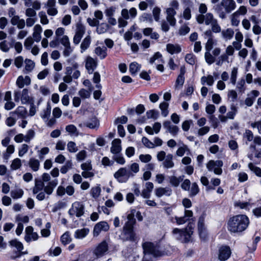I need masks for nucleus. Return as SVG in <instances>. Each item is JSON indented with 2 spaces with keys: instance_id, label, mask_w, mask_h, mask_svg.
Instances as JSON below:
<instances>
[{
  "instance_id": "1",
  "label": "nucleus",
  "mask_w": 261,
  "mask_h": 261,
  "mask_svg": "<svg viewBox=\"0 0 261 261\" xmlns=\"http://www.w3.org/2000/svg\"><path fill=\"white\" fill-rule=\"evenodd\" d=\"M249 224V220L245 215H237L229 219L227 229L231 233H241L245 231Z\"/></svg>"
},
{
  "instance_id": "2",
  "label": "nucleus",
  "mask_w": 261,
  "mask_h": 261,
  "mask_svg": "<svg viewBox=\"0 0 261 261\" xmlns=\"http://www.w3.org/2000/svg\"><path fill=\"white\" fill-rule=\"evenodd\" d=\"M196 19L199 24L204 23L206 25H211L212 31L215 33L221 32V27L218 24V20L214 18L211 13H207L205 14H199L196 15Z\"/></svg>"
},
{
  "instance_id": "3",
  "label": "nucleus",
  "mask_w": 261,
  "mask_h": 261,
  "mask_svg": "<svg viewBox=\"0 0 261 261\" xmlns=\"http://www.w3.org/2000/svg\"><path fill=\"white\" fill-rule=\"evenodd\" d=\"M236 4L234 0H222L219 4L213 7L215 11L222 19L226 18V14L229 13L236 9Z\"/></svg>"
},
{
  "instance_id": "4",
  "label": "nucleus",
  "mask_w": 261,
  "mask_h": 261,
  "mask_svg": "<svg viewBox=\"0 0 261 261\" xmlns=\"http://www.w3.org/2000/svg\"><path fill=\"white\" fill-rule=\"evenodd\" d=\"M193 224L189 223L184 229L174 228L172 230L174 237L182 243H188L191 241L193 233Z\"/></svg>"
},
{
  "instance_id": "5",
  "label": "nucleus",
  "mask_w": 261,
  "mask_h": 261,
  "mask_svg": "<svg viewBox=\"0 0 261 261\" xmlns=\"http://www.w3.org/2000/svg\"><path fill=\"white\" fill-rule=\"evenodd\" d=\"M142 247L145 254H151L154 257H160L166 254V252L162 250L159 245L151 242L144 243Z\"/></svg>"
},
{
  "instance_id": "6",
  "label": "nucleus",
  "mask_w": 261,
  "mask_h": 261,
  "mask_svg": "<svg viewBox=\"0 0 261 261\" xmlns=\"http://www.w3.org/2000/svg\"><path fill=\"white\" fill-rule=\"evenodd\" d=\"M137 14V11L136 8H132L128 11L126 9H123L121 12V15L122 18L118 19V25L119 27H124L127 24V22L126 20L129 18H134Z\"/></svg>"
},
{
  "instance_id": "7",
  "label": "nucleus",
  "mask_w": 261,
  "mask_h": 261,
  "mask_svg": "<svg viewBox=\"0 0 261 261\" xmlns=\"http://www.w3.org/2000/svg\"><path fill=\"white\" fill-rule=\"evenodd\" d=\"M14 98L16 102L21 100L22 104H27L33 102V99L29 94V90L27 89H23L21 92L15 91L14 93Z\"/></svg>"
},
{
  "instance_id": "8",
  "label": "nucleus",
  "mask_w": 261,
  "mask_h": 261,
  "mask_svg": "<svg viewBox=\"0 0 261 261\" xmlns=\"http://www.w3.org/2000/svg\"><path fill=\"white\" fill-rule=\"evenodd\" d=\"M134 226L125 225L123 226V231L120 236L123 241H130L135 242L137 238L133 230Z\"/></svg>"
},
{
  "instance_id": "9",
  "label": "nucleus",
  "mask_w": 261,
  "mask_h": 261,
  "mask_svg": "<svg viewBox=\"0 0 261 261\" xmlns=\"http://www.w3.org/2000/svg\"><path fill=\"white\" fill-rule=\"evenodd\" d=\"M215 43V41L214 39H207L205 44V53L204 54V58L206 62L209 65L214 63L216 61V58L211 53Z\"/></svg>"
},
{
  "instance_id": "10",
  "label": "nucleus",
  "mask_w": 261,
  "mask_h": 261,
  "mask_svg": "<svg viewBox=\"0 0 261 261\" xmlns=\"http://www.w3.org/2000/svg\"><path fill=\"white\" fill-rule=\"evenodd\" d=\"M84 204L79 201H75L72 203L71 208L69 210L68 214L71 217L75 216L80 217L84 214Z\"/></svg>"
},
{
  "instance_id": "11",
  "label": "nucleus",
  "mask_w": 261,
  "mask_h": 261,
  "mask_svg": "<svg viewBox=\"0 0 261 261\" xmlns=\"http://www.w3.org/2000/svg\"><path fill=\"white\" fill-rule=\"evenodd\" d=\"M223 165V162L221 160H210L206 164V168L209 171H213L215 174L221 175L222 173L221 167Z\"/></svg>"
},
{
  "instance_id": "12",
  "label": "nucleus",
  "mask_w": 261,
  "mask_h": 261,
  "mask_svg": "<svg viewBox=\"0 0 261 261\" xmlns=\"http://www.w3.org/2000/svg\"><path fill=\"white\" fill-rule=\"evenodd\" d=\"M130 172L126 168H121L119 169L115 174L114 177L121 182H125L130 176Z\"/></svg>"
},
{
  "instance_id": "13",
  "label": "nucleus",
  "mask_w": 261,
  "mask_h": 261,
  "mask_svg": "<svg viewBox=\"0 0 261 261\" xmlns=\"http://www.w3.org/2000/svg\"><path fill=\"white\" fill-rule=\"evenodd\" d=\"M108 243L106 241H103L95 249L94 254L97 257H101L108 251Z\"/></svg>"
},
{
  "instance_id": "14",
  "label": "nucleus",
  "mask_w": 261,
  "mask_h": 261,
  "mask_svg": "<svg viewBox=\"0 0 261 261\" xmlns=\"http://www.w3.org/2000/svg\"><path fill=\"white\" fill-rule=\"evenodd\" d=\"M25 233L24 240L27 243H30L32 241H36L39 238L38 233L34 232V229L31 226L25 228Z\"/></svg>"
},
{
  "instance_id": "15",
  "label": "nucleus",
  "mask_w": 261,
  "mask_h": 261,
  "mask_svg": "<svg viewBox=\"0 0 261 261\" xmlns=\"http://www.w3.org/2000/svg\"><path fill=\"white\" fill-rule=\"evenodd\" d=\"M231 251L227 246H222L219 249L218 258L221 261L227 260L230 256Z\"/></svg>"
},
{
  "instance_id": "16",
  "label": "nucleus",
  "mask_w": 261,
  "mask_h": 261,
  "mask_svg": "<svg viewBox=\"0 0 261 261\" xmlns=\"http://www.w3.org/2000/svg\"><path fill=\"white\" fill-rule=\"evenodd\" d=\"M109 229V225L107 222L101 221L97 223L93 229L94 237H97L102 231H107Z\"/></svg>"
},
{
  "instance_id": "17",
  "label": "nucleus",
  "mask_w": 261,
  "mask_h": 261,
  "mask_svg": "<svg viewBox=\"0 0 261 261\" xmlns=\"http://www.w3.org/2000/svg\"><path fill=\"white\" fill-rule=\"evenodd\" d=\"M76 27L75 34L73 38V42L75 44H78L85 33V28L82 24H77Z\"/></svg>"
},
{
  "instance_id": "18",
  "label": "nucleus",
  "mask_w": 261,
  "mask_h": 261,
  "mask_svg": "<svg viewBox=\"0 0 261 261\" xmlns=\"http://www.w3.org/2000/svg\"><path fill=\"white\" fill-rule=\"evenodd\" d=\"M193 212L191 210H186L185 211V215L183 217H175V219L177 224H184L188 221L192 219Z\"/></svg>"
},
{
  "instance_id": "19",
  "label": "nucleus",
  "mask_w": 261,
  "mask_h": 261,
  "mask_svg": "<svg viewBox=\"0 0 261 261\" xmlns=\"http://www.w3.org/2000/svg\"><path fill=\"white\" fill-rule=\"evenodd\" d=\"M56 0H48L45 7L47 8V13L49 15L55 16L58 14V10L56 8Z\"/></svg>"
},
{
  "instance_id": "20",
  "label": "nucleus",
  "mask_w": 261,
  "mask_h": 261,
  "mask_svg": "<svg viewBox=\"0 0 261 261\" xmlns=\"http://www.w3.org/2000/svg\"><path fill=\"white\" fill-rule=\"evenodd\" d=\"M154 193L158 198L163 196H170L172 193V190L169 187H159L154 190Z\"/></svg>"
},
{
  "instance_id": "21",
  "label": "nucleus",
  "mask_w": 261,
  "mask_h": 261,
  "mask_svg": "<svg viewBox=\"0 0 261 261\" xmlns=\"http://www.w3.org/2000/svg\"><path fill=\"white\" fill-rule=\"evenodd\" d=\"M97 65L96 60L88 56L86 59L85 67L89 73H91L96 68Z\"/></svg>"
},
{
  "instance_id": "22",
  "label": "nucleus",
  "mask_w": 261,
  "mask_h": 261,
  "mask_svg": "<svg viewBox=\"0 0 261 261\" xmlns=\"http://www.w3.org/2000/svg\"><path fill=\"white\" fill-rule=\"evenodd\" d=\"M166 20L171 26H175L176 24V20L175 18V15L176 14V11L173 10L172 9H166Z\"/></svg>"
},
{
  "instance_id": "23",
  "label": "nucleus",
  "mask_w": 261,
  "mask_h": 261,
  "mask_svg": "<svg viewBox=\"0 0 261 261\" xmlns=\"http://www.w3.org/2000/svg\"><path fill=\"white\" fill-rule=\"evenodd\" d=\"M163 126L173 136H176L179 130L178 127L176 125L172 124L170 121H165L163 123Z\"/></svg>"
},
{
  "instance_id": "24",
  "label": "nucleus",
  "mask_w": 261,
  "mask_h": 261,
  "mask_svg": "<svg viewBox=\"0 0 261 261\" xmlns=\"http://www.w3.org/2000/svg\"><path fill=\"white\" fill-rule=\"evenodd\" d=\"M31 82V80L29 76L27 75L23 77L22 75H20L17 77L16 84L18 88H22L25 85H30Z\"/></svg>"
},
{
  "instance_id": "25",
  "label": "nucleus",
  "mask_w": 261,
  "mask_h": 261,
  "mask_svg": "<svg viewBox=\"0 0 261 261\" xmlns=\"http://www.w3.org/2000/svg\"><path fill=\"white\" fill-rule=\"evenodd\" d=\"M259 94V92L257 90H252L250 93L248 94V97L245 100V103L248 107H251L256 97H257Z\"/></svg>"
},
{
  "instance_id": "26",
  "label": "nucleus",
  "mask_w": 261,
  "mask_h": 261,
  "mask_svg": "<svg viewBox=\"0 0 261 261\" xmlns=\"http://www.w3.org/2000/svg\"><path fill=\"white\" fill-rule=\"evenodd\" d=\"M153 184L151 182H147L145 184V188L142 190L141 196L144 198H149L150 197L151 193L153 189Z\"/></svg>"
},
{
  "instance_id": "27",
  "label": "nucleus",
  "mask_w": 261,
  "mask_h": 261,
  "mask_svg": "<svg viewBox=\"0 0 261 261\" xmlns=\"http://www.w3.org/2000/svg\"><path fill=\"white\" fill-rule=\"evenodd\" d=\"M10 21L13 25H17L19 29H22L25 27V20L23 19H20L18 15L13 16L11 18Z\"/></svg>"
},
{
  "instance_id": "28",
  "label": "nucleus",
  "mask_w": 261,
  "mask_h": 261,
  "mask_svg": "<svg viewBox=\"0 0 261 261\" xmlns=\"http://www.w3.org/2000/svg\"><path fill=\"white\" fill-rule=\"evenodd\" d=\"M58 185V180L54 179L49 181L46 186L44 185L43 188L44 192L47 195H51L55 187Z\"/></svg>"
},
{
  "instance_id": "29",
  "label": "nucleus",
  "mask_w": 261,
  "mask_h": 261,
  "mask_svg": "<svg viewBox=\"0 0 261 261\" xmlns=\"http://www.w3.org/2000/svg\"><path fill=\"white\" fill-rule=\"evenodd\" d=\"M121 150V140L115 139L112 142L111 152L113 154H118Z\"/></svg>"
},
{
  "instance_id": "30",
  "label": "nucleus",
  "mask_w": 261,
  "mask_h": 261,
  "mask_svg": "<svg viewBox=\"0 0 261 261\" xmlns=\"http://www.w3.org/2000/svg\"><path fill=\"white\" fill-rule=\"evenodd\" d=\"M173 156L172 154L169 153L167 155L165 159L163 161L162 165L164 168L166 169L172 168L174 166L173 161Z\"/></svg>"
},
{
  "instance_id": "31",
  "label": "nucleus",
  "mask_w": 261,
  "mask_h": 261,
  "mask_svg": "<svg viewBox=\"0 0 261 261\" xmlns=\"http://www.w3.org/2000/svg\"><path fill=\"white\" fill-rule=\"evenodd\" d=\"M42 31V28L39 24H36L34 27V32L33 33V37L34 40L36 42H39L41 39V32Z\"/></svg>"
},
{
  "instance_id": "32",
  "label": "nucleus",
  "mask_w": 261,
  "mask_h": 261,
  "mask_svg": "<svg viewBox=\"0 0 261 261\" xmlns=\"http://www.w3.org/2000/svg\"><path fill=\"white\" fill-rule=\"evenodd\" d=\"M94 53L99 57L100 59H105L107 56V49L106 47L98 46L95 48Z\"/></svg>"
},
{
  "instance_id": "33",
  "label": "nucleus",
  "mask_w": 261,
  "mask_h": 261,
  "mask_svg": "<svg viewBox=\"0 0 261 261\" xmlns=\"http://www.w3.org/2000/svg\"><path fill=\"white\" fill-rule=\"evenodd\" d=\"M13 115L16 114L19 118H24L27 115L26 109L22 106L18 107L15 111L11 113Z\"/></svg>"
},
{
  "instance_id": "34",
  "label": "nucleus",
  "mask_w": 261,
  "mask_h": 261,
  "mask_svg": "<svg viewBox=\"0 0 261 261\" xmlns=\"http://www.w3.org/2000/svg\"><path fill=\"white\" fill-rule=\"evenodd\" d=\"M167 51L171 54H177L181 51V49L180 46L178 44H167L166 45Z\"/></svg>"
},
{
  "instance_id": "35",
  "label": "nucleus",
  "mask_w": 261,
  "mask_h": 261,
  "mask_svg": "<svg viewBox=\"0 0 261 261\" xmlns=\"http://www.w3.org/2000/svg\"><path fill=\"white\" fill-rule=\"evenodd\" d=\"M44 187V184L39 179H35V186L33 189V193L34 194H36L39 192L41 191Z\"/></svg>"
},
{
  "instance_id": "36",
  "label": "nucleus",
  "mask_w": 261,
  "mask_h": 261,
  "mask_svg": "<svg viewBox=\"0 0 261 261\" xmlns=\"http://www.w3.org/2000/svg\"><path fill=\"white\" fill-rule=\"evenodd\" d=\"M220 32L221 33L222 37L226 41L231 39L234 35V31L230 28L221 31Z\"/></svg>"
},
{
  "instance_id": "37",
  "label": "nucleus",
  "mask_w": 261,
  "mask_h": 261,
  "mask_svg": "<svg viewBox=\"0 0 261 261\" xmlns=\"http://www.w3.org/2000/svg\"><path fill=\"white\" fill-rule=\"evenodd\" d=\"M29 165L34 171H37L39 170L40 163L37 159L33 158H31L29 162Z\"/></svg>"
},
{
  "instance_id": "38",
  "label": "nucleus",
  "mask_w": 261,
  "mask_h": 261,
  "mask_svg": "<svg viewBox=\"0 0 261 261\" xmlns=\"http://www.w3.org/2000/svg\"><path fill=\"white\" fill-rule=\"evenodd\" d=\"M89 232L88 229L83 228L81 229H77L75 231L74 237L76 239H81L85 238Z\"/></svg>"
},
{
  "instance_id": "39",
  "label": "nucleus",
  "mask_w": 261,
  "mask_h": 261,
  "mask_svg": "<svg viewBox=\"0 0 261 261\" xmlns=\"http://www.w3.org/2000/svg\"><path fill=\"white\" fill-rule=\"evenodd\" d=\"M201 83L202 85L206 84L209 86H212L214 83V79L212 75H208L206 76H202L201 78Z\"/></svg>"
},
{
  "instance_id": "40",
  "label": "nucleus",
  "mask_w": 261,
  "mask_h": 261,
  "mask_svg": "<svg viewBox=\"0 0 261 261\" xmlns=\"http://www.w3.org/2000/svg\"><path fill=\"white\" fill-rule=\"evenodd\" d=\"M184 176L177 177L175 176L169 177V182L170 184L174 187H178L180 182L183 180Z\"/></svg>"
},
{
  "instance_id": "41",
  "label": "nucleus",
  "mask_w": 261,
  "mask_h": 261,
  "mask_svg": "<svg viewBox=\"0 0 261 261\" xmlns=\"http://www.w3.org/2000/svg\"><path fill=\"white\" fill-rule=\"evenodd\" d=\"M25 63V67H24V72L27 73L31 72L35 67L34 62L30 59H25L24 61Z\"/></svg>"
},
{
  "instance_id": "42",
  "label": "nucleus",
  "mask_w": 261,
  "mask_h": 261,
  "mask_svg": "<svg viewBox=\"0 0 261 261\" xmlns=\"http://www.w3.org/2000/svg\"><path fill=\"white\" fill-rule=\"evenodd\" d=\"M169 107V103L166 102H162L160 104L159 108L161 110V114L162 116L166 117L168 116L169 111L168 108Z\"/></svg>"
},
{
  "instance_id": "43",
  "label": "nucleus",
  "mask_w": 261,
  "mask_h": 261,
  "mask_svg": "<svg viewBox=\"0 0 261 261\" xmlns=\"http://www.w3.org/2000/svg\"><path fill=\"white\" fill-rule=\"evenodd\" d=\"M91 42V38L90 36H87L85 38V39L82 41L81 44V52L83 53L84 51L86 49H87Z\"/></svg>"
},
{
  "instance_id": "44",
  "label": "nucleus",
  "mask_w": 261,
  "mask_h": 261,
  "mask_svg": "<svg viewBox=\"0 0 261 261\" xmlns=\"http://www.w3.org/2000/svg\"><path fill=\"white\" fill-rule=\"evenodd\" d=\"M188 191L189 192V196L190 197L196 195L199 192V189L197 184L196 182L192 183L191 187H190V190Z\"/></svg>"
},
{
  "instance_id": "45",
  "label": "nucleus",
  "mask_w": 261,
  "mask_h": 261,
  "mask_svg": "<svg viewBox=\"0 0 261 261\" xmlns=\"http://www.w3.org/2000/svg\"><path fill=\"white\" fill-rule=\"evenodd\" d=\"M135 212V210H132L131 213L127 215V218L128 221L125 223V225L134 226L136 222V220L134 218Z\"/></svg>"
},
{
  "instance_id": "46",
  "label": "nucleus",
  "mask_w": 261,
  "mask_h": 261,
  "mask_svg": "<svg viewBox=\"0 0 261 261\" xmlns=\"http://www.w3.org/2000/svg\"><path fill=\"white\" fill-rule=\"evenodd\" d=\"M85 125L90 128H95L99 126L98 120L96 118H92L90 121L85 123Z\"/></svg>"
},
{
  "instance_id": "47",
  "label": "nucleus",
  "mask_w": 261,
  "mask_h": 261,
  "mask_svg": "<svg viewBox=\"0 0 261 261\" xmlns=\"http://www.w3.org/2000/svg\"><path fill=\"white\" fill-rule=\"evenodd\" d=\"M198 229L199 231V236L202 237V235L204 238L205 233L204 232V219L203 218H200L198 222Z\"/></svg>"
},
{
  "instance_id": "48",
  "label": "nucleus",
  "mask_w": 261,
  "mask_h": 261,
  "mask_svg": "<svg viewBox=\"0 0 261 261\" xmlns=\"http://www.w3.org/2000/svg\"><path fill=\"white\" fill-rule=\"evenodd\" d=\"M23 194V191L22 189H18L12 190L11 196L13 199H18L21 198Z\"/></svg>"
},
{
  "instance_id": "49",
  "label": "nucleus",
  "mask_w": 261,
  "mask_h": 261,
  "mask_svg": "<svg viewBox=\"0 0 261 261\" xmlns=\"http://www.w3.org/2000/svg\"><path fill=\"white\" fill-rule=\"evenodd\" d=\"M92 91L90 90H86L85 89H81L78 92V94L83 99L89 98L91 96V93Z\"/></svg>"
},
{
  "instance_id": "50",
  "label": "nucleus",
  "mask_w": 261,
  "mask_h": 261,
  "mask_svg": "<svg viewBox=\"0 0 261 261\" xmlns=\"http://www.w3.org/2000/svg\"><path fill=\"white\" fill-rule=\"evenodd\" d=\"M61 241L62 243L66 245L71 241V238L70 236L69 232L67 231L65 232L61 237Z\"/></svg>"
},
{
  "instance_id": "51",
  "label": "nucleus",
  "mask_w": 261,
  "mask_h": 261,
  "mask_svg": "<svg viewBox=\"0 0 261 261\" xmlns=\"http://www.w3.org/2000/svg\"><path fill=\"white\" fill-rule=\"evenodd\" d=\"M21 166V161L19 158H16L12 161L11 165V168L12 170H16L20 168Z\"/></svg>"
},
{
  "instance_id": "52",
  "label": "nucleus",
  "mask_w": 261,
  "mask_h": 261,
  "mask_svg": "<svg viewBox=\"0 0 261 261\" xmlns=\"http://www.w3.org/2000/svg\"><path fill=\"white\" fill-rule=\"evenodd\" d=\"M68 151L70 153H75L78 150V148L75 142L69 141L67 145Z\"/></svg>"
},
{
  "instance_id": "53",
  "label": "nucleus",
  "mask_w": 261,
  "mask_h": 261,
  "mask_svg": "<svg viewBox=\"0 0 261 261\" xmlns=\"http://www.w3.org/2000/svg\"><path fill=\"white\" fill-rule=\"evenodd\" d=\"M186 61L190 65H194L196 62V58L193 54H188L185 57Z\"/></svg>"
},
{
  "instance_id": "54",
  "label": "nucleus",
  "mask_w": 261,
  "mask_h": 261,
  "mask_svg": "<svg viewBox=\"0 0 261 261\" xmlns=\"http://www.w3.org/2000/svg\"><path fill=\"white\" fill-rule=\"evenodd\" d=\"M100 81V76L98 72H95L94 73L93 82L94 83H96V85L95 86L96 88L97 89H101L102 86L101 84H99Z\"/></svg>"
},
{
  "instance_id": "55",
  "label": "nucleus",
  "mask_w": 261,
  "mask_h": 261,
  "mask_svg": "<svg viewBox=\"0 0 261 261\" xmlns=\"http://www.w3.org/2000/svg\"><path fill=\"white\" fill-rule=\"evenodd\" d=\"M248 167L250 170L253 171L257 176L261 177V169L255 166L252 163L248 164Z\"/></svg>"
},
{
  "instance_id": "56",
  "label": "nucleus",
  "mask_w": 261,
  "mask_h": 261,
  "mask_svg": "<svg viewBox=\"0 0 261 261\" xmlns=\"http://www.w3.org/2000/svg\"><path fill=\"white\" fill-rule=\"evenodd\" d=\"M51 112V106L49 102L47 104L46 108L43 110L42 114H41V117L44 119L48 118L50 115Z\"/></svg>"
},
{
  "instance_id": "57",
  "label": "nucleus",
  "mask_w": 261,
  "mask_h": 261,
  "mask_svg": "<svg viewBox=\"0 0 261 261\" xmlns=\"http://www.w3.org/2000/svg\"><path fill=\"white\" fill-rule=\"evenodd\" d=\"M161 11V9L158 7H154L152 10V15L156 21H159L160 19Z\"/></svg>"
},
{
  "instance_id": "58",
  "label": "nucleus",
  "mask_w": 261,
  "mask_h": 261,
  "mask_svg": "<svg viewBox=\"0 0 261 261\" xmlns=\"http://www.w3.org/2000/svg\"><path fill=\"white\" fill-rule=\"evenodd\" d=\"M72 163L71 161H67L65 165L62 167L61 168V172L63 174H65L68 171V170L72 168Z\"/></svg>"
},
{
  "instance_id": "59",
  "label": "nucleus",
  "mask_w": 261,
  "mask_h": 261,
  "mask_svg": "<svg viewBox=\"0 0 261 261\" xmlns=\"http://www.w3.org/2000/svg\"><path fill=\"white\" fill-rule=\"evenodd\" d=\"M10 48V43L6 40L0 42V49L4 52L7 53Z\"/></svg>"
},
{
  "instance_id": "60",
  "label": "nucleus",
  "mask_w": 261,
  "mask_h": 261,
  "mask_svg": "<svg viewBox=\"0 0 261 261\" xmlns=\"http://www.w3.org/2000/svg\"><path fill=\"white\" fill-rule=\"evenodd\" d=\"M142 142L147 148H154L155 147L154 144L148 140L146 137H144L142 138Z\"/></svg>"
},
{
  "instance_id": "61",
  "label": "nucleus",
  "mask_w": 261,
  "mask_h": 261,
  "mask_svg": "<svg viewBox=\"0 0 261 261\" xmlns=\"http://www.w3.org/2000/svg\"><path fill=\"white\" fill-rule=\"evenodd\" d=\"M10 245L11 246L16 247L19 250V251H21L23 248L22 244L17 240H13L11 241L10 242Z\"/></svg>"
},
{
  "instance_id": "62",
  "label": "nucleus",
  "mask_w": 261,
  "mask_h": 261,
  "mask_svg": "<svg viewBox=\"0 0 261 261\" xmlns=\"http://www.w3.org/2000/svg\"><path fill=\"white\" fill-rule=\"evenodd\" d=\"M140 69V65L137 63H132L129 65V71L132 74H135Z\"/></svg>"
},
{
  "instance_id": "63",
  "label": "nucleus",
  "mask_w": 261,
  "mask_h": 261,
  "mask_svg": "<svg viewBox=\"0 0 261 261\" xmlns=\"http://www.w3.org/2000/svg\"><path fill=\"white\" fill-rule=\"evenodd\" d=\"M38 15L40 18V22L42 24H47L48 23L49 20L47 18L45 12L43 11H41L39 13Z\"/></svg>"
},
{
  "instance_id": "64",
  "label": "nucleus",
  "mask_w": 261,
  "mask_h": 261,
  "mask_svg": "<svg viewBox=\"0 0 261 261\" xmlns=\"http://www.w3.org/2000/svg\"><path fill=\"white\" fill-rule=\"evenodd\" d=\"M108 28L107 24L102 23L97 27L96 31L99 34H103L106 32Z\"/></svg>"
}]
</instances>
